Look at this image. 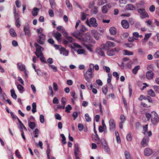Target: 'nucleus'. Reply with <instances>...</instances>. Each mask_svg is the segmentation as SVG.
I'll use <instances>...</instances> for the list:
<instances>
[{
    "mask_svg": "<svg viewBox=\"0 0 159 159\" xmlns=\"http://www.w3.org/2000/svg\"><path fill=\"white\" fill-rule=\"evenodd\" d=\"M40 59L42 62H44V63H47V62L45 60V58L44 57L43 54H42V56L41 55H39Z\"/></svg>",
    "mask_w": 159,
    "mask_h": 159,
    "instance_id": "41",
    "label": "nucleus"
},
{
    "mask_svg": "<svg viewBox=\"0 0 159 159\" xmlns=\"http://www.w3.org/2000/svg\"><path fill=\"white\" fill-rule=\"evenodd\" d=\"M34 45L36 48V51L34 52V53L37 56V57H39V55H41L42 56V54H43L42 51L43 50V48L42 46L37 43H35Z\"/></svg>",
    "mask_w": 159,
    "mask_h": 159,
    "instance_id": "4",
    "label": "nucleus"
},
{
    "mask_svg": "<svg viewBox=\"0 0 159 159\" xmlns=\"http://www.w3.org/2000/svg\"><path fill=\"white\" fill-rule=\"evenodd\" d=\"M121 24L124 28L127 29L129 28V25L128 21L126 20H123L121 22Z\"/></svg>",
    "mask_w": 159,
    "mask_h": 159,
    "instance_id": "14",
    "label": "nucleus"
},
{
    "mask_svg": "<svg viewBox=\"0 0 159 159\" xmlns=\"http://www.w3.org/2000/svg\"><path fill=\"white\" fill-rule=\"evenodd\" d=\"M52 34L58 41H61V35L60 33L58 31L56 32H53Z\"/></svg>",
    "mask_w": 159,
    "mask_h": 159,
    "instance_id": "12",
    "label": "nucleus"
},
{
    "mask_svg": "<svg viewBox=\"0 0 159 159\" xmlns=\"http://www.w3.org/2000/svg\"><path fill=\"white\" fill-rule=\"evenodd\" d=\"M40 122L43 123L44 122V116L42 114L40 116Z\"/></svg>",
    "mask_w": 159,
    "mask_h": 159,
    "instance_id": "53",
    "label": "nucleus"
},
{
    "mask_svg": "<svg viewBox=\"0 0 159 159\" xmlns=\"http://www.w3.org/2000/svg\"><path fill=\"white\" fill-rule=\"evenodd\" d=\"M72 108L70 105H68L66 107L65 111L67 113H69L70 112V110L72 109Z\"/></svg>",
    "mask_w": 159,
    "mask_h": 159,
    "instance_id": "44",
    "label": "nucleus"
},
{
    "mask_svg": "<svg viewBox=\"0 0 159 159\" xmlns=\"http://www.w3.org/2000/svg\"><path fill=\"white\" fill-rule=\"evenodd\" d=\"M29 125L31 129H33L35 126V124L34 122H30Z\"/></svg>",
    "mask_w": 159,
    "mask_h": 159,
    "instance_id": "45",
    "label": "nucleus"
},
{
    "mask_svg": "<svg viewBox=\"0 0 159 159\" xmlns=\"http://www.w3.org/2000/svg\"><path fill=\"white\" fill-rule=\"evenodd\" d=\"M111 6L110 4H107L103 6L102 7V12L104 13H106L108 11V10L111 7Z\"/></svg>",
    "mask_w": 159,
    "mask_h": 159,
    "instance_id": "11",
    "label": "nucleus"
},
{
    "mask_svg": "<svg viewBox=\"0 0 159 159\" xmlns=\"http://www.w3.org/2000/svg\"><path fill=\"white\" fill-rule=\"evenodd\" d=\"M153 76L154 74L151 70L148 71L146 73V77L148 80H150L152 79Z\"/></svg>",
    "mask_w": 159,
    "mask_h": 159,
    "instance_id": "17",
    "label": "nucleus"
},
{
    "mask_svg": "<svg viewBox=\"0 0 159 159\" xmlns=\"http://www.w3.org/2000/svg\"><path fill=\"white\" fill-rule=\"evenodd\" d=\"M126 9L128 10H133L135 9V7L132 4H128L125 7Z\"/></svg>",
    "mask_w": 159,
    "mask_h": 159,
    "instance_id": "20",
    "label": "nucleus"
},
{
    "mask_svg": "<svg viewBox=\"0 0 159 159\" xmlns=\"http://www.w3.org/2000/svg\"><path fill=\"white\" fill-rule=\"evenodd\" d=\"M91 12L94 14H96L98 12V10L97 7L95 6H93L91 7Z\"/></svg>",
    "mask_w": 159,
    "mask_h": 159,
    "instance_id": "29",
    "label": "nucleus"
},
{
    "mask_svg": "<svg viewBox=\"0 0 159 159\" xmlns=\"http://www.w3.org/2000/svg\"><path fill=\"white\" fill-rule=\"evenodd\" d=\"M66 3L67 7H68L70 9H72V5L69 1L66 0Z\"/></svg>",
    "mask_w": 159,
    "mask_h": 159,
    "instance_id": "47",
    "label": "nucleus"
},
{
    "mask_svg": "<svg viewBox=\"0 0 159 159\" xmlns=\"http://www.w3.org/2000/svg\"><path fill=\"white\" fill-rule=\"evenodd\" d=\"M123 54L125 55L130 56L133 55V53L126 50H125L123 51Z\"/></svg>",
    "mask_w": 159,
    "mask_h": 159,
    "instance_id": "26",
    "label": "nucleus"
},
{
    "mask_svg": "<svg viewBox=\"0 0 159 159\" xmlns=\"http://www.w3.org/2000/svg\"><path fill=\"white\" fill-rule=\"evenodd\" d=\"M66 99L64 97H63L61 99V102L62 105L65 106L66 103Z\"/></svg>",
    "mask_w": 159,
    "mask_h": 159,
    "instance_id": "54",
    "label": "nucleus"
},
{
    "mask_svg": "<svg viewBox=\"0 0 159 159\" xmlns=\"http://www.w3.org/2000/svg\"><path fill=\"white\" fill-rule=\"evenodd\" d=\"M84 52L85 51L84 49H79L77 50V53L79 54H83Z\"/></svg>",
    "mask_w": 159,
    "mask_h": 159,
    "instance_id": "50",
    "label": "nucleus"
},
{
    "mask_svg": "<svg viewBox=\"0 0 159 159\" xmlns=\"http://www.w3.org/2000/svg\"><path fill=\"white\" fill-rule=\"evenodd\" d=\"M151 34H152L151 33L146 34L144 39L142 40V42L143 43H144L146 42L148 39L149 38V37L151 36Z\"/></svg>",
    "mask_w": 159,
    "mask_h": 159,
    "instance_id": "22",
    "label": "nucleus"
},
{
    "mask_svg": "<svg viewBox=\"0 0 159 159\" xmlns=\"http://www.w3.org/2000/svg\"><path fill=\"white\" fill-rule=\"evenodd\" d=\"M93 71L91 69H88L87 72L84 74L85 80L88 82L90 83L92 78L93 77Z\"/></svg>",
    "mask_w": 159,
    "mask_h": 159,
    "instance_id": "3",
    "label": "nucleus"
},
{
    "mask_svg": "<svg viewBox=\"0 0 159 159\" xmlns=\"http://www.w3.org/2000/svg\"><path fill=\"white\" fill-rule=\"evenodd\" d=\"M39 133V129H35V130L34 131L33 133L35 135H34V137L36 138H37L38 137V134Z\"/></svg>",
    "mask_w": 159,
    "mask_h": 159,
    "instance_id": "52",
    "label": "nucleus"
},
{
    "mask_svg": "<svg viewBox=\"0 0 159 159\" xmlns=\"http://www.w3.org/2000/svg\"><path fill=\"white\" fill-rule=\"evenodd\" d=\"M104 149L105 151L108 154H110L111 153L109 148H108V146L105 147L103 148Z\"/></svg>",
    "mask_w": 159,
    "mask_h": 159,
    "instance_id": "51",
    "label": "nucleus"
},
{
    "mask_svg": "<svg viewBox=\"0 0 159 159\" xmlns=\"http://www.w3.org/2000/svg\"><path fill=\"white\" fill-rule=\"evenodd\" d=\"M103 47H104V49L106 50H108L109 48H112L115 46L114 43L113 42H111L110 41H107L106 42L105 44H103Z\"/></svg>",
    "mask_w": 159,
    "mask_h": 159,
    "instance_id": "8",
    "label": "nucleus"
},
{
    "mask_svg": "<svg viewBox=\"0 0 159 159\" xmlns=\"http://www.w3.org/2000/svg\"><path fill=\"white\" fill-rule=\"evenodd\" d=\"M125 156L126 159H132L129 153L127 151L125 152Z\"/></svg>",
    "mask_w": 159,
    "mask_h": 159,
    "instance_id": "33",
    "label": "nucleus"
},
{
    "mask_svg": "<svg viewBox=\"0 0 159 159\" xmlns=\"http://www.w3.org/2000/svg\"><path fill=\"white\" fill-rule=\"evenodd\" d=\"M140 67L139 66H137L135 67L132 70V72L134 74H137L138 71L140 69Z\"/></svg>",
    "mask_w": 159,
    "mask_h": 159,
    "instance_id": "28",
    "label": "nucleus"
},
{
    "mask_svg": "<svg viewBox=\"0 0 159 159\" xmlns=\"http://www.w3.org/2000/svg\"><path fill=\"white\" fill-rule=\"evenodd\" d=\"M109 31L110 34L112 35H115L116 34V29L114 27L110 28Z\"/></svg>",
    "mask_w": 159,
    "mask_h": 159,
    "instance_id": "21",
    "label": "nucleus"
},
{
    "mask_svg": "<svg viewBox=\"0 0 159 159\" xmlns=\"http://www.w3.org/2000/svg\"><path fill=\"white\" fill-rule=\"evenodd\" d=\"M149 11L152 12H153L155 10V7L154 5H152L149 7Z\"/></svg>",
    "mask_w": 159,
    "mask_h": 159,
    "instance_id": "60",
    "label": "nucleus"
},
{
    "mask_svg": "<svg viewBox=\"0 0 159 159\" xmlns=\"http://www.w3.org/2000/svg\"><path fill=\"white\" fill-rule=\"evenodd\" d=\"M154 91L157 93H159V86H154Z\"/></svg>",
    "mask_w": 159,
    "mask_h": 159,
    "instance_id": "63",
    "label": "nucleus"
},
{
    "mask_svg": "<svg viewBox=\"0 0 159 159\" xmlns=\"http://www.w3.org/2000/svg\"><path fill=\"white\" fill-rule=\"evenodd\" d=\"M152 153V150L149 148H147L144 151V155L146 156H149Z\"/></svg>",
    "mask_w": 159,
    "mask_h": 159,
    "instance_id": "16",
    "label": "nucleus"
},
{
    "mask_svg": "<svg viewBox=\"0 0 159 159\" xmlns=\"http://www.w3.org/2000/svg\"><path fill=\"white\" fill-rule=\"evenodd\" d=\"M53 88L54 90L55 91H57L58 90V86L56 83L55 82H54L53 83Z\"/></svg>",
    "mask_w": 159,
    "mask_h": 159,
    "instance_id": "56",
    "label": "nucleus"
},
{
    "mask_svg": "<svg viewBox=\"0 0 159 159\" xmlns=\"http://www.w3.org/2000/svg\"><path fill=\"white\" fill-rule=\"evenodd\" d=\"M29 26L28 25H27L25 26L24 28V31L26 32L27 31H29Z\"/></svg>",
    "mask_w": 159,
    "mask_h": 159,
    "instance_id": "64",
    "label": "nucleus"
},
{
    "mask_svg": "<svg viewBox=\"0 0 159 159\" xmlns=\"http://www.w3.org/2000/svg\"><path fill=\"white\" fill-rule=\"evenodd\" d=\"M113 76L115 77L116 78V79L118 80L119 79V75L118 73L116 72H114L113 73Z\"/></svg>",
    "mask_w": 159,
    "mask_h": 159,
    "instance_id": "58",
    "label": "nucleus"
},
{
    "mask_svg": "<svg viewBox=\"0 0 159 159\" xmlns=\"http://www.w3.org/2000/svg\"><path fill=\"white\" fill-rule=\"evenodd\" d=\"M100 142L103 148L107 146L105 140H101Z\"/></svg>",
    "mask_w": 159,
    "mask_h": 159,
    "instance_id": "42",
    "label": "nucleus"
},
{
    "mask_svg": "<svg viewBox=\"0 0 159 159\" xmlns=\"http://www.w3.org/2000/svg\"><path fill=\"white\" fill-rule=\"evenodd\" d=\"M86 120L87 122H89L91 121V118L89 116V115L88 113H86L85 115Z\"/></svg>",
    "mask_w": 159,
    "mask_h": 159,
    "instance_id": "43",
    "label": "nucleus"
},
{
    "mask_svg": "<svg viewBox=\"0 0 159 159\" xmlns=\"http://www.w3.org/2000/svg\"><path fill=\"white\" fill-rule=\"evenodd\" d=\"M110 129V130H113L116 127V124L114 120L111 119L109 120Z\"/></svg>",
    "mask_w": 159,
    "mask_h": 159,
    "instance_id": "15",
    "label": "nucleus"
},
{
    "mask_svg": "<svg viewBox=\"0 0 159 159\" xmlns=\"http://www.w3.org/2000/svg\"><path fill=\"white\" fill-rule=\"evenodd\" d=\"M77 39H78L81 41L89 43L91 42L92 41V38L91 37V35L88 33H86L85 34H84L83 36H80Z\"/></svg>",
    "mask_w": 159,
    "mask_h": 159,
    "instance_id": "2",
    "label": "nucleus"
},
{
    "mask_svg": "<svg viewBox=\"0 0 159 159\" xmlns=\"http://www.w3.org/2000/svg\"><path fill=\"white\" fill-rule=\"evenodd\" d=\"M66 39L63 40V42L65 44H67L68 43H71L75 42V39L69 36L66 38Z\"/></svg>",
    "mask_w": 159,
    "mask_h": 159,
    "instance_id": "13",
    "label": "nucleus"
},
{
    "mask_svg": "<svg viewBox=\"0 0 159 159\" xmlns=\"http://www.w3.org/2000/svg\"><path fill=\"white\" fill-rule=\"evenodd\" d=\"M53 103L54 104H58L59 103V101L58 99L56 97H55L52 101Z\"/></svg>",
    "mask_w": 159,
    "mask_h": 159,
    "instance_id": "57",
    "label": "nucleus"
},
{
    "mask_svg": "<svg viewBox=\"0 0 159 159\" xmlns=\"http://www.w3.org/2000/svg\"><path fill=\"white\" fill-rule=\"evenodd\" d=\"M10 35L12 37H15L16 35V34L14 30L12 28L10 29L9 30Z\"/></svg>",
    "mask_w": 159,
    "mask_h": 159,
    "instance_id": "30",
    "label": "nucleus"
},
{
    "mask_svg": "<svg viewBox=\"0 0 159 159\" xmlns=\"http://www.w3.org/2000/svg\"><path fill=\"white\" fill-rule=\"evenodd\" d=\"M148 95L154 97L155 96L154 92L152 89H150L149 90L148 92Z\"/></svg>",
    "mask_w": 159,
    "mask_h": 159,
    "instance_id": "38",
    "label": "nucleus"
},
{
    "mask_svg": "<svg viewBox=\"0 0 159 159\" xmlns=\"http://www.w3.org/2000/svg\"><path fill=\"white\" fill-rule=\"evenodd\" d=\"M10 92L11 93V96L14 99H16L17 98V95L15 93V90L13 89H12L11 90Z\"/></svg>",
    "mask_w": 159,
    "mask_h": 159,
    "instance_id": "27",
    "label": "nucleus"
},
{
    "mask_svg": "<svg viewBox=\"0 0 159 159\" xmlns=\"http://www.w3.org/2000/svg\"><path fill=\"white\" fill-rule=\"evenodd\" d=\"M103 68L104 70H106V72L107 73H109L110 72V69L108 67L104 66H103Z\"/></svg>",
    "mask_w": 159,
    "mask_h": 159,
    "instance_id": "62",
    "label": "nucleus"
},
{
    "mask_svg": "<svg viewBox=\"0 0 159 159\" xmlns=\"http://www.w3.org/2000/svg\"><path fill=\"white\" fill-rule=\"evenodd\" d=\"M138 12L139 13L141 17L143 19L149 16L144 9H139L138 10Z\"/></svg>",
    "mask_w": 159,
    "mask_h": 159,
    "instance_id": "7",
    "label": "nucleus"
},
{
    "mask_svg": "<svg viewBox=\"0 0 159 159\" xmlns=\"http://www.w3.org/2000/svg\"><path fill=\"white\" fill-rule=\"evenodd\" d=\"M32 112L33 113H34L36 112V105L35 102H33L32 104Z\"/></svg>",
    "mask_w": 159,
    "mask_h": 159,
    "instance_id": "35",
    "label": "nucleus"
},
{
    "mask_svg": "<svg viewBox=\"0 0 159 159\" xmlns=\"http://www.w3.org/2000/svg\"><path fill=\"white\" fill-rule=\"evenodd\" d=\"M152 112L151 113H146L145 114V116L146 118H147L148 120H150V118H152Z\"/></svg>",
    "mask_w": 159,
    "mask_h": 159,
    "instance_id": "46",
    "label": "nucleus"
},
{
    "mask_svg": "<svg viewBox=\"0 0 159 159\" xmlns=\"http://www.w3.org/2000/svg\"><path fill=\"white\" fill-rule=\"evenodd\" d=\"M69 51L66 50L64 48L61 47L60 51V53L63 55L67 56L68 55Z\"/></svg>",
    "mask_w": 159,
    "mask_h": 159,
    "instance_id": "18",
    "label": "nucleus"
},
{
    "mask_svg": "<svg viewBox=\"0 0 159 159\" xmlns=\"http://www.w3.org/2000/svg\"><path fill=\"white\" fill-rule=\"evenodd\" d=\"M107 85L104 86L102 87V91L103 93L105 94H106L107 92Z\"/></svg>",
    "mask_w": 159,
    "mask_h": 159,
    "instance_id": "40",
    "label": "nucleus"
},
{
    "mask_svg": "<svg viewBox=\"0 0 159 159\" xmlns=\"http://www.w3.org/2000/svg\"><path fill=\"white\" fill-rule=\"evenodd\" d=\"M17 66L20 70L22 71L25 70V65H23L21 63H18L17 64Z\"/></svg>",
    "mask_w": 159,
    "mask_h": 159,
    "instance_id": "24",
    "label": "nucleus"
},
{
    "mask_svg": "<svg viewBox=\"0 0 159 159\" xmlns=\"http://www.w3.org/2000/svg\"><path fill=\"white\" fill-rule=\"evenodd\" d=\"M151 121L152 124L155 125H156L159 122V116L155 111L152 112Z\"/></svg>",
    "mask_w": 159,
    "mask_h": 159,
    "instance_id": "5",
    "label": "nucleus"
},
{
    "mask_svg": "<svg viewBox=\"0 0 159 159\" xmlns=\"http://www.w3.org/2000/svg\"><path fill=\"white\" fill-rule=\"evenodd\" d=\"M38 9L37 7H34V8L33 11H32V14L34 16H36L38 14L37 10Z\"/></svg>",
    "mask_w": 159,
    "mask_h": 159,
    "instance_id": "34",
    "label": "nucleus"
},
{
    "mask_svg": "<svg viewBox=\"0 0 159 159\" xmlns=\"http://www.w3.org/2000/svg\"><path fill=\"white\" fill-rule=\"evenodd\" d=\"M80 29L79 30H77L76 32L72 33V35L75 38H77L80 36H82L84 35V32L86 31L87 29L82 25L80 26Z\"/></svg>",
    "mask_w": 159,
    "mask_h": 159,
    "instance_id": "1",
    "label": "nucleus"
},
{
    "mask_svg": "<svg viewBox=\"0 0 159 159\" xmlns=\"http://www.w3.org/2000/svg\"><path fill=\"white\" fill-rule=\"evenodd\" d=\"M143 99L145 100H147L148 102H152V100L151 97L148 96H145L144 97Z\"/></svg>",
    "mask_w": 159,
    "mask_h": 159,
    "instance_id": "48",
    "label": "nucleus"
},
{
    "mask_svg": "<svg viewBox=\"0 0 159 159\" xmlns=\"http://www.w3.org/2000/svg\"><path fill=\"white\" fill-rule=\"evenodd\" d=\"M104 51H106L104 47H103V45H102L101 46L100 48H97L96 49V52L99 55L105 57V55Z\"/></svg>",
    "mask_w": 159,
    "mask_h": 159,
    "instance_id": "9",
    "label": "nucleus"
},
{
    "mask_svg": "<svg viewBox=\"0 0 159 159\" xmlns=\"http://www.w3.org/2000/svg\"><path fill=\"white\" fill-rule=\"evenodd\" d=\"M92 33L95 39H96L97 40H98L99 39V34L96 30H93L92 31Z\"/></svg>",
    "mask_w": 159,
    "mask_h": 159,
    "instance_id": "19",
    "label": "nucleus"
},
{
    "mask_svg": "<svg viewBox=\"0 0 159 159\" xmlns=\"http://www.w3.org/2000/svg\"><path fill=\"white\" fill-rule=\"evenodd\" d=\"M107 55L110 56H113L115 55L114 51L113 50H111L107 52Z\"/></svg>",
    "mask_w": 159,
    "mask_h": 159,
    "instance_id": "39",
    "label": "nucleus"
},
{
    "mask_svg": "<svg viewBox=\"0 0 159 159\" xmlns=\"http://www.w3.org/2000/svg\"><path fill=\"white\" fill-rule=\"evenodd\" d=\"M14 16L15 19H16L19 17V15L18 13H17L16 12V9L15 8L14 9Z\"/></svg>",
    "mask_w": 159,
    "mask_h": 159,
    "instance_id": "55",
    "label": "nucleus"
},
{
    "mask_svg": "<svg viewBox=\"0 0 159 159\" xmlns=\"http://www.w3.org/2000/svg\"><path fill=\"white\" fill-rule=\"evenodd\" d=\"M15 20H16L15 23L16 26L17 28H19L20 25V20L19 18H18L16 19H15Z\"/></svg>",
    "mask_w": 159,
    "mask_h": 159,
    "instance_id": "37",
    "label": "nucleus"
},
{
    "mask_svg": "<svg viewBox=\"0 0 159 159\" xmlns=\"http://www.w3.org/2000/svg\"><path fill=\"white\" fill-rule=\"evenodd\" d=\"M17 88L20 93H22L23 91L24 87L21 84H19L17 85Z\"/></svg>",
    "mask_w": 159,
    "mask_h": 159,
    "instance_id": "36",
    "label": "nucleus"
},
{
    "mask_svg": "<svg viewBox=\"0 0 159 159\" xmlns=\"http://www.w3.org/2000/svg\"><path fill=\"white\" fill-rule=\"evenodd\" d=\"M57 30L61 32L62 33H64V34H67V33L65 31L64 29L61 26H59L57 27Z\"/></svg>",
    "mask_w": 159,
    "mask_h": 159,
    "instance_id": "23",
    "label": "nucleus"
},
{
    "mask_svg": "<svg viewBox=\"0 0 159 159\" xmlns=\"http://www.w3.org/2000/svg\"><path fill=\"white\" fill-rule=\"evenodd\" d=\"M55 116V118L56 119L58 120H61V117L60 115L57 113H56Z\"/></svg>",
    "mask_w": 159,
    "mask_h": 159,
    "instance_id": "59",
    "label": "nucleus"
},
{
    "mask_svg": "<svg viewBox=\"0 0 159 159\" xmlns=\"http://www.w3.org/2000/svg\"><path fill=\"white\" fill-rule=\"evenodd\" d=\"M49 1L52 8L53 9H55L56 8V3L54 0H49Z\"/></svg>",
    "mask_w": 159,
    "mask_h": 159,
    "instance_id": "32",
    "label": "nucleus"
},
{
    "mask_svg": "<svg viewBox=\"0 0 159 159\" xmlns=\"http://www.w3.org/2000/svg\"><path fill=\"white\" fill-rule=\"evenodd\" d=\"M39 39L37 40V42L41 44H43L44 42V40L45 39V36L42 34H40L39 36Z\"/></svg>",
    "mask_w": 159,
    "mask_h": 159,
    "instance_id": "10",
    "label": "nucleus"
},
{
    "mask_svg": "<svg viewBox=\"0 0 159 159\" xmlns=\"http://www.w3.org/2000/svg\"><path fill=\"white\" fill-rule=\"evenodd\" d=\"M49 66L52 69L54 70V71L56 72L57 70V68L55 66L51 65H49Z\"/></svg>",
    "mask_w": 159,
    "mask_h": 159,
    "instance_id": "61",
    "label": "nucleus"
},
{
    "mask_svg": "<svg viewBox=\"0 0 159 159\" xmlns=\"http://www.w3.org/2000/svg\"><path fill=\"white\" fill-rule=\"evenodd\" d=\"M106 3H107V0H98V5L99 6H101Z\"/></svg>",
    "mask_w": 159,
    "mask_h": 159,
    "instance_id": "31",
    "label": "nucleus"
},
{
    "mask_svg": "<svg viewBox=\"0 0 159 159\" xmlns=\"http://www.w3.org/2000/svg\"><path fill=\"white\" fill-rule=\"evenodd\" d=\"M86 23L90 27L92 26L94 27H96L98 26L96 20L94 17L90 18L89 21L87 20L86 21Z\"/></svg>",
    "mask_w": 159,
    "mask_h": 159,
    "instance_id": "6",
    "label": "nucleus"
},
{
    "mask_svg": "<svg viewBox=\"0 0 159 159\" xmlns=\"http://www.w3.org/2000/svg\"><path fill=\"white\" fill-rule=\"evenodd\" d=\"M148 130V125H146L143 127V134H146L147 131Z\"/></svg>",
    "mask_w": 159,
    "mask_h": 159,
    "instance_id": "49",
    "label": "nucleus"
},
{
    "mask_svg": "<svg viewBox=\"0 0 159 159\" xmlns=\"http://www.w3.org/2000/svg\"><path fill=\"white\" fill-rule=\"evenodd\" d=\"M148 140H142L141 144L143 147H145L148 145Z\"/></svg>",
    "mask_w": 159,
    "mask_h": 159,
    "instance_id": "25",
    "label": "nucleus"
}]
</instances>
